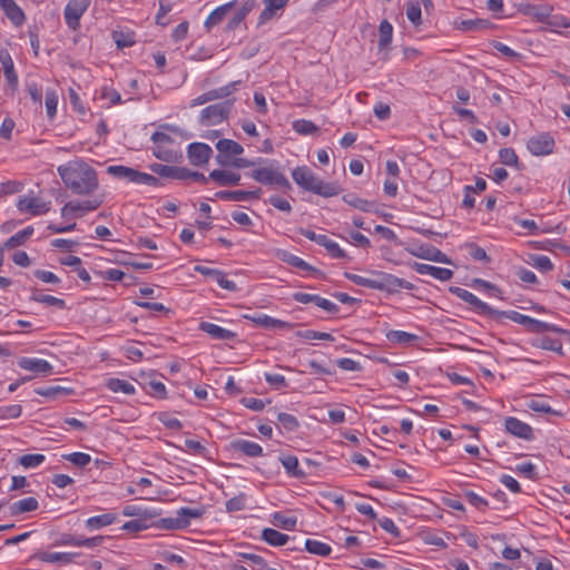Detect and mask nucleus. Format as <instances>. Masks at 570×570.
<instances>
[{
  "label": "nucleus",
  "mask_w": 570,
  "mask_h": 570,
  "mask_svg": "<svg viewBox=\"0 0 570 570\" xmlns=\"http://www.w3.org/2000/svg\"><path fill=\"white\" fill-rule=\"evenodd\" d=\"M412 268L421 275H430L439 281H449L453 277V272L449 268L436 267L423 263H413Z\"/></svg>",
  "instance_id": "nucleus-17"
},
{
  "label": "nucleus",
  "mask_w": 570,
  "mask_h": 570,
  "mask_svg": "<svg viewBox=\"0 0 570 570\" xmlns=\"http://www.w3.org/2000/svg\"><path fill=\"white\" fill-rule=\"evenodd\" d=\"M30 298L35 302L42 303L48 306H53L59 309H63L66 307V302L63 299L52 295L42 294L38 289H32Z\"/></svg>",
  "instance_id": "nucleus-34"
},
{
  "label": "nucleus",
  "mask_w": 570,
  "mask_h": 570,
  "mask_svg": "<svg viewBox=\"0 0 570 570\" xmlns=\"http://www.w3.org/2000/svg\"><path fill=\"white\" fill-rule=\"evenodd\" d=\"M266 382L275 389L287 387V382L284 375L276 373H265Z\"/></svg>",
  "instance_id": "nucleus-59"
},
{
  "label": "nucleus",
  "mask_w": 570,
  "mask_h": 570,
  "mask_svg": "<svg viewBox=\"0 0 570 570\" xmlns=\"http://www.w3.org/2000/svg\"><path fill=\"white\" fill-rule=\"evenodd\" d=\"M262 538L273 547H282L286 544L289 539L287 534L272 528L264 529L262 532Z\"/></svg>",
  "instance_id": "nucleus-30"
},
{
  "label": "nucleus",
  "mask_w": 570,
  "mask_h": 570,
  "mask_svg": "<svg viewBox=\"0 0 570 570\" xmlns=\"http://www.w3.org/2000/svg\"><path fill=\"white\" fill-rule=\"evenodd\" d=\"M213 149L204 142H193L187 148V156L191 165L203 166L208 163Z\"/></svg>",
  "instance_id": "nucleus-12"
},
{
  "label": "nucleus",
  "mask_w": 570,
  "mask_h": 570,
  "mask_svg": "<svg viewBox=\"0 0 570 570\" xmlns=\"http://www.w3.org/2000/svg\"><path fill=\"white\" fill-rule=\"evenodd\" d=\"M532 265L541 272H549L553 269L551 259L546 255L532 256Z\"/></svg>",
  "instance_id": "nucleus-55"
},
{
  "label": "nucleus",
  "mask_w": 570,
  "mask_h": 570,
  "mask_svg": "<svg viewBox=\"0 0 570 570\" xmlns=\"http://www.w3.org/2000/svg\"><path fill=\"white\" fill-rule=\"evenodd\" d=\"M107 173L115 178L125 179L137 185H148L154 187L159 185V179L155 176L122 165L109 166L107 167Z\"/></svg>",
  "instance_id": "nucleus-5"
},
{
  "label": "nucleus",
  "mask_w": 570,
  "mask_h": 570,
  "mask_svg": "<svg viewBox=\"0 0 570 570\" xmlns=\"http://www.w3.org/2000/svg\"><path fill=\"white\" fill-rule=\"evenodd\" d=\"M235 99L210 105L200 111L199 122L202 126H216L228 118Z\"/></svg>",
  "instance_id": "nucleus-6"
},
{
  "label": "nucleus",
  "mask_w": 570,
  "mask_h": 570,
  "mask_svg": "<svg viewBox=\"0 0 570 570\" xmlns=\"http://www.w3.org/2000/svg\"><path fill=\"white\" fill-rule=\"evenodd\" d=\"M117 517L115 513H105L100 515H95L86 521V527L89 530H98L104 527L110 525L116 521Z\"/></svg>",
  "instance_id": "nucleus-32"
},
{
  "label": "nucleus",
  "mask_w": 570,
  "mask_h": 570,
  "mask_svg": "<svg viewBox=\"0 0 570 570\" xmlns=\"http://www.w3.org/2000/svg\"><path fill=\"white\" fill-rule=\"evenodd\" d=\"M17 208L21 213H28L33 216H38L50 210V202H45L39 197L23 196L18 200Z\"/></svg>",
  "instance_id": "nucleus-11"
},
{
  "label": "nucleus",
  "mask_w": 570,
  "mask_h": 570,
  "mask_svg": "<svg viewBox=\"0 0 570 570\" xmlns=\"http://www.w3.org/2000/svg\"><path fill=\"white\" fill-rule=\"evenodd\" d=\"M58 95L55 89L46 91V110L49 119H52L57 114Z\"/></svg>",
  "instance_id": "nucleus-45"
},
{
  "label": "nucleus",
  "mask_w": 570,
  "mask_h": 570,
  "mask_svg": "<svg viewBox=\"0 0 570 570\" xmlns=\"http://www.w3.org/2000/svg\"><path fill=\"white\" fill-rule=\"evenodd\" d=\"M147 392L157 399H166V386L160 381H150L148 383V390Z\"/></svg>",
  "instance_id": "nucleus-56"
},
{
  "label": "nucleus",
  "mask_w": 570,
  "mask_h": 570,
  "mask_svg": "<svg viewBox=\"0 0 570 570\" xmlns=\"http://www.w3.org/2000/svg\"><path fill=\"white\" fill-rule=\"evenodd\" d=\"M86 200H73L77 217H81L89 212H94L101 206L104 199L99 196H88Z\"/></svg>",
  "instance_id": "nucleus-28"
},
{
  "label": "nucleus",
  "mask_w": 570,
  "mask_h": 570,
  "mask_svg": "<svg viewBox=\"0 0 570 570\" xmlns=\"http://www.w3.org/2000/svg\"><path fill=\"white\" fill-rule=\"evenodd\" d=\"M90 6V0H69L65 11V21L69 29L76 31L80 27V18Z\"/></svg>",
  "instance_id": "nucleus-8"
},
{
  "label": "nucleus",
  "mask_w": 570,
  "mask_h": 570,
  "mask_svg": "<svg viewBox=\"0 0 570 570\" xmlns=\"http://www.w3.org/2000/svg\"><path fill=\"white\" fill-rule=\"evenodd\" d=\"M370 274L372 276H375V278H376L375 289L386 291L389 293H395L400 288H405V289L413 288L412 283H410L403 278H399L392 274H387V273L380 272V271H371Z\"/></svg>",
  "instance_id": "nucleus-7"
},
{
  "label": "nucleus",
  "mask_w": 570,
  "mask_h": 570,
  "mask_svg": "<svg viewBox=\"0 0 570 570\" xmlns=\"http://www.w3.org/2000/svg\"><path fill=\"white\" fill-rule=\"evenodd\" d=\"M78 556V553L72 552H48L42 551L35 554V558L50 563H60V564H69L73 562V559Z\"/></svg>",
  "instance_id": "nucleus-24"
},
{
  "label": "nucleus",
  "mask_w": 570,
  "mask_h": 570,
  "mask_svg": "<svg viewBox=\"0 0 570 570\" xmlns=\"http://www.w3.org/2000/svg\"><path fill=\"white\" fill-rule=\"evenodd\" d=\"M464 497L471 505L480 511H484L489 507L488 501L473 491L465 492Z\"/></svg>",
  "instance_id": "nucleus-54"
},
{
  "label": "nucleus",
  "mask_w": 570,
  "mask_h": 570,
  "mask_svg": "<svg viewBox=\"0 0 570 570\" xmlns=\"http://www.w3.org/2000/svg\"><path fill=\"white\" fill-rule=\"evenodd\" d=\"M0 7L7 18L16 26H22L26 21V16L22 9L16 3L14 0H0Z\"/></svg>",
  "instance_id": "nucleus-21"
},
{
  "label": "nucleus",
  "mask_w": 570,
  "mask_h": 570,
  "mask_svg": "<svg viewBox=\"0 0 570 570\" xmlns=\"http://www.w3.org/2000/svg\"><path fill=\"white\" fill-rule=\"evenodd\" d=\"M539 346L543 350L553 351V352H561V350H562V343L560 340L551 338L548 336L540 338Z\"/></svg>",
  "instance_id": "nucleus-57"
},
{
  "label": "nucleus",
  "mask_w": 570,
  "mask_h": 570,
  "mask_svg": "<svg viewBox=\"0 0 570 570\" xmlns=\"http://www.w3.org/2000/svg\"><path fill=\"white\" fill-rule=\"evenodd\" d=\"M68 390L61 386H46L35 389V393L48 399H56L59 395L68 394Z\"/></svg>",
  "instance_id": "nucleus-47"
},
{
  "label": "nucleus",
  "mask_w": 570,
  "mask_h": 570,
  "mask_svg": "<svg viewBox=\"0 0 570 570\" xmlns=\"http://www.w3.org/2000/svg\"><path fill=\"white\" fill-rule=\"evenodd\" d=\"M246 318L250 320L256 325L263 328H291L292 324L274 318L266 314H256L253 316H246Z\"/></svg>",
  "instance_id": "nucleus-26"
},
{
  "label": "nucleus",
  "mask_w": 570,
  "mask_h": 570,
  "mask_svg": "<svg viewBox=\"0 0 570 570\" xmlns=\"http://www.w3.org/2000/svg\"><path fill=\"white\" fill-rule=\"evenodd\" d=\"M245 494L234 497L226 502V509L229 512L240 511L245 508Z\"/></svg>",
  "instance_id": "nucleus-61"
},
{
  "label": "nucleus",
  "mask_w": 570,
  "mask_h": 570,
  "mask_svg": "<svg viewBox=\"0 0 570 570\" xmlns=\"http://www.w3.org/2000/svg\"><path fill=\"white\" fill-rule=\"evenodd\" d=\"M293 129L301 135H313L318 131V127L313 121L306 119L295 120Z\"/></svg>",
  "instance_id": "nucleus-43"
},
{
  "label": "nucleus",
  "mask_w": 570,
  "mask_h": 570,
  "mask_svg": "<svg viewBox=\"0 0 570 570\" xmlns=\"http://www.w3.org/2000/svg\"><path fill=\"white\" fill-rule=\"evenodd\" d=\"M343 200L350 206L357 208L362 212L370 213L374 210L375 203L360 198L355 194H347L343 196Z\"/></svg>",
  "instance_id": "nucleus-36"
},
{
  "label": "nucleus",
  "mask_w": 570,
  "mask_h": 570,
  "mask_svg": "<svg viewBox=\"0 0 570 570\" xmlns=\"http://www.w3.org/2000/svg\"><path fill=\"white\" fill-rule=\"evenodd\" d=\"M233 451L239 452L249 458H257L263 454V448L253 441L238 439L230 443Z\"/></svg>",
  "instance_id": "nucleus-23"
},
{
  "label": "nucleus",
  "mask_w": 570,
  "mask_h": 570,
  "mask_svg": "<svg viewBox=\"0 0 570 570\" xmlns=\"http://www.w3.org/2000/svg\"><path fill=\"white\" fill-rule=\"evenodd\" d=\"M0 62L2 66L3 75L10 88V95L13 96L18 88V75L14 70L13 60L7 50H0Z\"/></svg>",
  "instance_id": "nucleus-13"
},
{
  "label": "nucleus",
  "mask_w": 570,
  "mask_h": 570,
  "mask_svg": "<svg viewBox=\"0 0 570 570\" xmlns=\"http://www.w3.org/2000/svg\"><path fill=\"white\" fill-rule=\"evenodd\" d=\"M219 155L216 157L217 163L222 166L229 165L227 157L230 155H240L244 148L240 144L232 139H219L216 144Z\"/></svg>",
  "instance_id": "nucleus-14"
},
{
  "label": "nucleus",
  "mask_w": 570,
  "mask_h": 570,
  "mask_svg": "<svg viewBox=\"0 0 570 570\" xmlns=\"http://www.w3.org/2000/svg\"><path fill=\"white\" fill-rule=\"evenodd\" d=\"M286 472L294 478H302L305 473L299 469L298 459L295 455H285L279 458Z\"/></svg>",
  "instance_id": "nucleus-39"
},
{
  "label": "nucleus",
  "mask_w": 570,
  "mask_h": 570,
  "mask_svg": "<svg viewBox=\"0 0 570 570\" xmlns=\"http://www.w3.org/2000/svg\"><path fill=\"white\" fill-rule=\"evenodd\" d=\"M149 169L163 178H171V179L174 177V174L177 173L175 166L163 165L159 163L151 164L149 166Z\"/></svg>",
  "instance_id": "nucleus-52"
},
{
  "label": "nucleus",
  "mask_w": 570,
  "mask_h": 570,
  "mask_svg": "<svg viewBox=\"0 0 570 570\" xmlns=\"http://www.w3.org/2000/svg\"><path fill=\"white\" fill-rule=\"evenodd\" d=\"M421 8L419 3L409 2L406 4V17L414 24L419 26L422 23Z\"/></svg>",
  "instance_id": "nucleus-53"
},
{
  "label": "nucleus",
  "mask_w": 570,
  "mask_h": 570,
  "mask_svg": "<svg viewBox=\"0 0 570 570\" xmlns=\"http://www.w3.org/2000/svg\"><path fill=\"white\" fill-rule=\"evenodd\" d=\"M112 38L117 45V48H119V49L131 47L135 43L131 36L125 35L122 32L115 31L112 33Z\"/></svg>",
  "instance_id": "nucleus-62"
},
{
  "label": "nucleus",
  "mask_w": 570,
  "mask_h": 570,
  "mask_svg": "<svg viewBox=\"0 0 570 570\" xmlns=\"http://www.w3.org/2000/svg\"><path fill=\"white\" fill-rule=\"evenodd\" d=\"M305 549L313 554L326 557L331 553L332 549L327 543L321 542L314 539H307L305 541Z\"/></svg>",
  "instance_id": "nucleus-41"
},
{
  "label": "nucleus",
  "mask_w": 570,
  "mask_h": 570,
  "mask_svg": "<svg viewBox=\"0 0 570 570\" xmlns=\"http://www.w3.org/2000/svg\"><path fill=\"white\" fill-rule=\"evenodd\" d=\"M189 525V521L187 518L177 515L175 518H163L158 522V527L166 530H181Z\"/></svg>",
  "instance_id": "nucleus-38"
},
{
  "label": "nucleus",
  "mask_w": 570,
  "mask_h": 570,
  "mask_svg": "<svg viewBox=\"0 0 570 570\" xmlns=\"http://www.w3.org/2000/svg\"><path fill=\"white\" fill-rule=\"evenodd\" d=\"M62 458L65 460L70 461L72 464H75L79 468L86 466L91 461V456L83 452H73L70 454H65V455H62Z\"/></svg>",
  "instance_id": "nucleus-51"
},
{
  "label": "nucleus",
  "mask_w": 570,
  "mask_h": 570,
  "mask_svg": "<svg viewBox=\"0 0 570 570\" xmlns=\"http://www.w3.org/2000/svg\"><path fill=\"white\" fill-rule=\"evenodd\" d=\"M293 299L302 304L314 303L316 306L323 308L328 313L338 312V306L336 304L318 295L297 292L293 294Z\"/></svg>",
  "instance_id": "nucleus-16"
},
{
  "label": "nucleus",
  "mask_w": 570,
  "mask_h": 570,
  "mask_svg": "<svg viewBox=\"0 0 570 570\" xmlns=\"http://www.w3.org/2000/svg\"><path fill=\"white\" fill-rule=\"evenodd\" d=\"M236 0L229 1L223 6L216 8L212 13L207 17L205 21V28L210 30L213 27L219 24L227 13L235 7Z\"/></svg>",
  "instance_id": "nucleus-27"
},
{
  "label": "nucleus",
  "mask_w": 570,
  "mask_h": 570,
  "mask_svg": "<svg viewBox=\"0 0 570 570\" xmlns=\"http://www.w3.org/2000/svg\"><path fill=\"white\" fill-rule=\"evenodd\" d=\"M199 330L208 334L213 340L217 341H230L236 337V333L210 322H202L199 324Z\"/></svg>",
  "instance_id": "nucleus-22"
},
{
  "label": "nucleus",
  "mask_w": 570,
  "mask_h": 570,
  "mask_svg": "<svg viewBox=\"0 0 570 570\" xmlns=\"http://www.w3.org/2000/svg\"><path fill=\"white\" fill-rule=\"evenodd\" d=\"M106 386L114 393L121 392L127 395H132L136 392L135 386L130 382L117 377L109 379Z\"/></svg>",
  "instance_id": "nucleus-35"
},
{
  "label": "nucleus",
  "mask_w": 570,
  "mask_h": 570,
  "mask_svg": "<svg viewBox=\"0 0 570 570\" xmlns=\"http://www.w3.org/2000/svg\"><path fill=\"white\" fill-rule=\"evenodd\" d=\"M292 177L303 189L323 197L336 196L341 190L336 184L323 181L307 166L296 167L292 171Z\"/></svg>",
  "instance_id": "nucleus-2"
},
{
  "label": "nucleus",
  "mask_w": 570,
  "mask_h": 570,
  "mask_svg": "<svg viewBox=\"0 0 570 570\" xmlns=\"http://www.w3.org/2000/svg\"><path fill=\"white\" fill-rule=\"evenodd\" d=\"M344 276L348 281H351L352 283H354L356 285L375 289V282H376L375 276L371 275V277H364V276H361V275H357V274H353V273H347V272L344 274Z\"/></svg>",
  "instance_id": "nucleus-48"
},
{
  "label": "nucleus",
  "mask_w": 570,
  "mask_h": 570,
  "mask_svg": "<svg viewBox=\"0 0 570 570\" xmlns=\"http://www.w3.org/2000/svg\"><path fill=\"white\" fill-rule=\"evenodd\" d=\"M386 338L393 344L409 345L419 340V336L404 331L391 330L386 333Z\"/></svg>",
  "instance_id": "nucleus-33"
},
{
  "label": "nucleus",
  "mask_w": 570,
  "mask_h": 570,
  "mask_svg": "<svg viewBox=\"0 0 570 570\" xmlns=\"http://www.w3.org/2000/svg\"><path fill=\"white\" fill-rule=\"evenodd\" d=\"M393 37V27L387 20H382L379 27V47L380 49L386 48Z\"/></svg>",
  "instance_id": "nucleus-40"
},
{
  "label": "nucleus",
  "mask_w": 570,
  "mask_h": 570,
  "mask_svg": "<svg viewBox=\"0 0 570 570\" xmlns=\"http://www.w3.org/2000/svg\"><path fill=\"white\" fill-rule=\"evenodd\" d=\"M33 234V227L31 226H28L26 228H23L22 230H19L18 233H16L14 235H12L11 237H9L4 244H3V247L2 248H7V249H11V248H14V247H18V246H21L23 245L27 239Z\"/></svg>",
  "instance_id": "nucleus-31"
},
{
  "label": "nucleus",
  "mask_w": 570,
  "mask_h": 570,
  "mask_svg": "<svg viewBox=\"0 0 570 570\" xmlns=\"http://www.w3.org/2000/svg\"><path fill=\"white\" fill-rule=\"evenodd\" d=\"M419 258L443 263V264H452V261L440 249L432 245H422L415 252H413Z\"/></svg>",
  "instance_id": "nucleus-20"
},
{
  "label": "nucleus",
  "mask_w": 570,
  "mask_h": 570,
  "mask_svg": "<svg viewBox=\"0 0 570 570\" xmlns=\"http://www.w3.org/2000/svg\"><path fill=\"white\" fill-rule=\"evenodd\" d=\"M278 256L283 262H285L294 267L301 268L303 271L312 269V266L309 264H307L305 261H303L301 257L295 256L286 250L278 253Z\"/></svg>",
  "instance_id": "nucleus-42"
},
{
  "label": "nucleus",
  "mask_w": 570,
  "mask_h": 570,
  "mask_svg": "<svg viewBox=\"0 0 570 570\" xmlns=\"http://www.w3.org/2000/svg\"><path fill=\"white\" fill-rule=\"evenodd\" d=\"M249 176L262 185L274 187L282 191L292 189L289 180L277 166H274V163L253 169Z\"/></svg>",
  "instance_id": "nucleus-3"
},
{
  "label": "nucleus",
  "mask_w": 570,
  "mask_h": 570,
  "mask_svg": "<svg viewBox=\"0 0 570 570\" xmlns=\"http://www.w3.org/2000/svg\"><path fill=\"white\" fill-rule=\"evenodd\" d=\"M18 365L26 371L35 372L37 374L48 375L52 373V365L42 358L21 357Z\"/></svg>",
  "instance_id": "nucleus-18"
},
{
  "label": "nucleus",
  "mask_w": 570,
  "mask_h": 570,
  "mask_svg": "<svg viewBox=\"0 0 570 570\" xmlns=\"http://www.w3.org/2000/svg\"><path fill=\"white\" fill-rule=\"evenodd\" d=\"M58 175L65 187L77 196H91L99 188L96 169L81 159H73L58 166Z\"/></svg>",
  "instance_id": "nucleus-1"
},
{
  "label": "nucleus",
  "mask_w": 570,
  "mask_h": 570,
  "mask_svg": "<svg viewBox=\"0 0 570 570\" xmlns=\"http://www.w3.org/2000/svg\"><path fill=\"white\" fill-rule=\"evenodd\" d=\"M499 158L500 161L505 166H514L515 168L520 169V163L519 158L512 148H502L499 151Z\"/></svg>",
  "instance_id": "nucleus-44"
},
{
  "label": "nucleus",
  "mask_w": 570,
  "mask_h": 570,
  "mask_svg": "<svg viewBox=\"0 0 570 570\" xmlns=\"http://www.w3.org/2000/svg\"><path fill=\"white\" fill-rule=\"evenodd\" d=\"M261 194V188L256 190H220L215 194V197L230 202H245L249 199H258Z\"/></svg>",
  "instance_id": "nucleus-19"
},
{
  "label": "nucleus",
  "mask_w": 570,
  "mask_h": 570,
  "mask_svg": "<svg viewBox=\"0 0 570 570\" xmlns=\"http://www.w3.org/2000/svg\"><path fill=\"white\" fill-rule=\"evenodd\" d=\"M215 281L224 289H227L229 292H236L237 291L236 283L230 281V279H228L226 273H224L223 271H220L218 273V275L216 276Z\"/></svg>",
  "instance_id": "nucleus-63"
},
{
  "label": "nucleus",
  "mask_w": 570,
  "mask_h": 570,
  "mask_svg": "<svg viewBox=\"0 0 570 570\" xmlns=\"http://www.w3.org/2000/svg\"><path fill=\"white\" fill-rule=\"evenodd\" d=\"M273 521L276 525L285 529V530H294L296 527V518L294 517H286L281 512H276L273 515Z\"/></svg>",
  "instance_id": "nucleus-49"
},
{
  "label": "nucleus",
  "mask_w": 570,
  "mask_h": 570,
  "mask_svg": "<svg viewBox=\"0 0 570 570\" xmlns=\"http://www.w3.org/2000/svg\"><path fill=\"white\" fill-rule=\"evenodd\" d=\"M502 317H507L518 324L525 326L529 331L533 333H543V332H560L556 325L546 323L535 318H532L528 315H523L517 311H498L492 315V318L500 320Z\"/></svg>",
  "instance_id": "nucleus-4"
},
{
  "label": "nucleus",
  "mask_w": 570,
  "mask_h": 570,
  "mask_svg": "<svg viewBox=\"0 0 570 570\" xmlns=\"http://www.w3.org/2000/svg\"><path fill=\"white\" fill-rule=\"evenodd\" d=\"M450 292L458 298L464 301L471 305L479 314L491 317L497 313V309L492 308L489 304L481 301L473 293L458 286L450 287Z\"/></svg>",
  "instance_id": "nucleus-9"
},
{
  "label": "nucleus",
  "mask_w": 570,
  "mask_h": 570,
  "mask_svg": "<svg viewBox=\"0 0 570 570\" xmlns=\"http://www.w3.org/2000/svg\"><path fill=\"white\" fill-rule=\"evenodd\" d=\"M209 178L220 186H236L239 184L240 175L229 170L214 169L209 173Z\"/></svg>",
  "instance_id": "nucleus-25"
},
{
  "label": "nucleus",
  "mask_w": 570,
  "mask_h": 570,
  "mask_svg": "<svg viewBox=\"0 0 570 570\" xmlns=\"http://www.w3.org/2000/svg\"><path fill=\"white\" fill-rule=\"evenodd\" d=\"M527 147L534 156H547L553 151L554 138L549 132H541L531 137Z\"/></svg>",
  "instance_id": "nucleus-10"
},
{
  "label": "nucleus",
  "mask_w": 570,
  "mask_h": 570,
  "mask_svg": "<svg viewBox=\"0 0 570 570\" xmlns=\"http://www.w3.org/2000/svg\"><path fill=\"white\" fill-rule=\"evenodd\" d=\"M22 407L19 404H12L0 407V419H17L21 415Z\"/></svg>",
  "instance_id": "nucleus-58"
},
{
  "label": "nucleus",
  "mask_w": 570,
  "mask_h": 570,
  "mask_svg": "<svg viewBox=\"0 0 570 570\" xmlns=\"http://www.w3.org/2000/svg\"><path fill=\"white\" fill-rule=\"evenodd\" d=\"M379 524L384 531L389 532L393 537H395V538L400 537V530L392 519L382 518L379 520Z\"/></svg>",
  "instance_id": "nucleus-64"
},
{
  "label": "nucleus",
  "mask_w": 570,
  "mask_h": 570,
  "mask_svg": "<svg viewBox=\"0 0 570 570\" xmlns=\"http://www.w3.org/2000/svg\"><path fill=\"white\" fill-rule=\"evenodd\" d=\"M507 432L513 436L530 441L534 438L533 429L517 417L509 416L504 421Z\"/></svg>",
  "instance_id": "nucleus-15"
},
{
  "label": "nucleus",
  "mask_w": 570,
  "mask_h": 570,
  "mask_svg": "<svg viewBox=\"0 0 570 570\" xmlns=\"http://www.w3.org/2000/svg\"><path fill=\"white\" fill-rule=\"evenodd\" d=\"M277 421L279 422L281 426L287 432H293L297 430L299 426L297 419L288 413H278Z\"/></svg>",
  "instance_id": "nucleus-46"
},
{
  "label": "nucleus",
  "mask_w": 570,
  "mask_h": 570,
  "mask_svg": "<svg viewBox=\"0 0 570 570\" xmlns=\"http://www.w3.org/2000/svg\"><path fill=\"white\" fill-rule=\"evenodd\" d=\"M39 507V503L36 498L29 497L24 498L22 500H19L17 502H13L10 507V513L11 515H19L26 512H31L37 510Z\"/></svg>",
  "instance_id": "nucleus-29"
},
{
  "label": "nucleus",
  "mask_w": 570,
  "mask_h": 570,
  "mask_svg": "<svg viewBox=\"0 0 570 570\" xmlns=\"http://www.w3.org/2000/svg\"><path fill=\"white\" fill-rule=\"evenodd\" d=\"M153 154L156 158L159 160L166 161V163H176L179 158H181V154L168 148L167 146H155L153 148Z\"/></svg>",
  "instance_id": "nucleus-37"
},
{
  "label": "nucleus",
  "mask_w": 570,
  "mask_h": 570,
  "mask_svg": "<svg viewBox=\"0 0 570 570\" xmlns=\"http://www.w3.org/2000/svg\"><path fill=\"white\" fill-rule=\"evenodd\" d=\"M336 364L341 370L347 371V372H357V371H361V368H362V366L360 365L358 362H356L352 358H348V357L338 358L336 361Z\"/></svg>",
  "instance_id": "nucleus-60"
},
{
  "label": "nucleus",
  "mask_w": 570,
  "mask_h": 570,
  "mask_svg": "<svg viewBox=\"0 0 570 570\" xmlns=\"http://www.w3.org/2000/svg\"><path fill=\"white\" fill-rule=\"evenodd\" d=\"M46 456L43 454H24L19 459V463L26 468H37L43 463Z\"/></svg>",
  "instance_id": "nucleus-50"
}]
</instances>
